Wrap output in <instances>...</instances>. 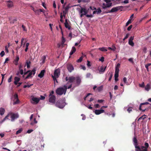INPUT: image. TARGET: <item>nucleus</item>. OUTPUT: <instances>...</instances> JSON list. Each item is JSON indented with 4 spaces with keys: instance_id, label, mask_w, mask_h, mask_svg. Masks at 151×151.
Segmentation results:
<instances>
[{
    "instance_id": "13d9d810",
    "label": "nucleus",
    "mask_w": 151,
    "mask_h": 151,
    "mask_svg": "<svg viewBox=\"0 0 151 151\" xmlns=\"http://www.w3.org/2000/svg\"><path fill=\"white\" fill-rule=\"evenodd\" d=\"M127 111L129 113H130L131 111H132V108L131 107H129L127 109Z\"/></svg>"
},
{
    "instance_id": "7ed1b4c3",
    "label": "nucleus",
    "mask_w": 151,
    "mask_h": 151,
    "mask_svg": "<svg viewBox=\"0 0 151 151\" xmlns=\"http://www.w3.org/2000/svg\"><path fill=\"white\" fill-rule=\"evenodd\" d=\"M67 86L66 85L64 86V87H60L57 88L56 90V93L58 95H61L63 94H65L67 89Z\"/></svg>"
},
{
    "instance_id": "b1692460",
    "label": "nucleus",
    "mask_w": 151,
    "mask_h": 151,
    "mask_svg": "<svg viewBox=\"0 0 151 151\" xmlns=\"http://www.w3.org/2000/svg\"><path fill=\"white\" fill-rule=\"evenodd\" d=\"M19 59V56H16V58L14 61V63L15 65H18V62Z\"/></svg>"
},
{
    "instance_id": "3c124183",
    "label": "nucleus",
    "mask_w": 151,
    "mask_h": 151,
    "mask_svg": "<svg viewBox=\"0 0 151 151\" xmlns=\"http://www.w3.org/2000/svg\"><path fill=\"white\" fill-rule=\"evenodd\" d=\"M90 9L92 10H96V9L94 6H90L89 7Z\"/></svg>"
},
{
    "instance_id": "1a4fd4ad",
    "label": "nucleus",
    "mask_w": 151,
    "mask_h": 151,
    "mask_svg": "<svg viewBox=\"0 0 151 151\" xmlns=\"http://www.w3.org/2000/svg\"><path fill=\"white\" fill-rule=\"evenodd\" d=\"M31 100L32 101H31V102L33 104H37L40 101V99L38 98L34 97L32 98Z\"/></svg>"
},
{
    "instance_id": "7c9ffc66",
    "label": "nucleus",
    "mask_w": 151,
    "mask_h": 151,
    "mask_svg": "<svg viewBox=\"0 0 151 151\" xmlns=\"http://www.w3.org/2000/svg\"><path fill=\"white\" fill-rule=\"evenodd\" d=\"M9 19L10 21V23H14L15 22L17 21L16 19H13V20L12 19V17H9Z\"/></svg>"
},
{
    "instance_id": "393cba45",
    "label": "nucleus",
    "mask_w": 151,
    "mask_h": 151,
    "mask_svg": "<svg viewBox=\"0 0 151 151\" xmlns=\"http://www.w3.org/2000/svg\"><path fill=\"white\" fill-rule=\"evenodd\" d=\"M31 63V62L30 61L27 60L25 63V67L26 66V65H27V68H29L30 67V64Z\"/></svg>"
},
{
    "instance_id": "c03bdc74",
    "label": "nucleus",
    "mask_w": 151,
    "mask_h": 151,
    "mask_svg": "<svg viewBox=\"0 0 151 151\" xmlns=\"http://www.w3.org/2000/svg\"><path fill=\"white\" fill-rule=\"evenodd\" d=\"M139 86L140 87L142 88H144L145 87V83L144 82H142L141 84H139Z\"/></svg>"
},
{
    "instance_id": "0e129e2a",
    "label": "nucleus",
    "mask_w": 151,
    "mask_h": 151,
    "mask_svg": "<svg viewBox=\"0 0 151 151\" xmlns=\"http://www.w3.org/2000/svg\"><path fill=\"white\" fill-rule=\"evenodd\" d=\"M81 69H83V70H85L86 69V68L85 67V66L83 65H81Z\"/></svg>"
},
{
    "instance_id": "9d476101",
    "label": "nucleus",
    "mask_w": 151,
    "mask_h": 151,
    "mask_svg": "<svg viewBox=\"0 0 151 151\" xmlns=\"http://www.w3.org/2000/svg\"><path fill=\"white\" fill-rule=\"evenodd\" d=\"M36 69L35 68H33L32 70L29 73L28 75L25 78V79H28L29 77L31 76L32 74L34 75L35 73Z\"/></svg>"
},
{
    "instance_id": "a18cd8bd",
    "label": "nucleus",
    "mask_w": 151,
    "mask_h": 151,
    "mask_svg": "<svg viewBox=\"0 0 151 151\" xmlns=\"http://www.w3.org/2000/svg\"><path fill=\"white\" fill-rule=\"evenodd\" d=\"M44 9H40L39 10H37L35 11V12H44Z\"/></svg>"
},
{
    "instance_id": "4c0bfd02",
    "label": "nucleus",
    "mask_w": 151,
    "mask_h": 151,
    "mask_svg": "<svg viewBox=\"0 0 151 151\" xmlns=\"http://www.w3.org/2000/svg\"><path fill=\"white\" fill-rule=\"evenodd\" d=\"M132 23L131 19H129L127 22L126 23V26H127L129 24H130Z\"/></svg>"
},
{
    "instance_id": "e2e57ef3",
    "label": "nucleus",
    "mask_w": 151,
    "mask_h": 151,
    "mask_svg": "<svg viewBox=\"0 0 151 151\" xmlns=\"http://www.w3.org/2000/svg\"><path fill=\"white\" fill-rule=\"evenodd\" d=\"M99 60L101 61L102 62H103L104 61V58L102 57L100 59H99Z\"/></svg>"
},
{
    "instance_id": "473e14b6",
    "label": "nucleus",
    "mask_w": 151,
    "mask_h": 151,
    "mask_svg": "<svg viewBox=\"0 0 151 151\" xmlns=\"http://www.w3.org/2000/svg\"><path fill=\"white\" fill-rule=\"evenodd\" d=\"M65 41V39L63 37H62V42H61V44L63 47H64V43Z\"/></svg>"
},
{
    "instance_id": "dca6fc26",
    "label": "nucleus",
    "mask_w": 151,
    "mask_h": 151,
    "mask_svg": "<svg viewBox=\"0 0 151 151\" xmlns=\"http://www.w3.org/2000/svg\"><path fill=\"white\" fill-rule=\"evenodd\" d=\"M64 24L65 27L66 28L68 29L69 30H70L71 29V27L68 24L67 19H66L65 20Z\"/></svg>"
},
{
    "instance_id": "72a5a7b5",
    "label": "nucleus",
    "mask_w": 151,
    "mask_h": 151,
    "mask_svg": "<svg viewBox=\"0 0 151 151\" xmlns=\"http://www.w3.org/2000/svg\"><path fill=\"white\" fill-rule=\"evenodd\" d=\"M14 101L13 105L18 104L19 102V101L18 99H15V100H14Z\"/></svg>"
},
{
    "instance_id": "20e7f679",
    "label": "nucleus",
    "mask_w": 151,
    "mask_h": 151,
    "mask_svg": "<svg viewBox=\"0 0 151 151\" xmlns=\"http://www.w3.org/2000/svg\"><path fill=\"white\" fill-rule=\"evenodd\" d=\"M55 106L60 108H63L65 106V101L62 99H59L56 102Z\"/></svg>"
},
{
    "instance_id": "5701e85b",
    "label": "nucleus",
    "mask_w": 151,
    "mask_h": 151,
    "mask_svg": "<svg viewBox=\"0 0 151 151\" xmlns=\"http://www.w3.org/2000/svg\"><path fill=\"white\" fill-rule=\"evenodd\" d=\"M119 70L118 69H115V71L114 74V77L118 78L119 76Z\"/></svg>"
},
{
    "instance_id": "ea45409f",
    "label": "nucleus",
    "mask_w": 151,
    "mask_h": 151,
    "mask_svg": "<svg viewBox=\"0 0 151 151\" xmlns=\"http://www.w3.org/2000/svg\"><path fill=\"white\" fill-rule=\"evenodd\" d=\"M110 75V76H109V81H111V80L112 78V77L113 76V74L111 73H110L109 72L108 74V75Z\"/></svg>"
},
{
    "instance_id": "603ef678",
    "label": "nucleus",
    "mask_w": 151,
    "mask_h": 151,
    "mask_svg": "<svg viewBox=\"0 0 151 151\" xmlns=\"http://www.w3.org/2000/svg\"><path fill=\"white\" fill-rule=\"evenodd\" d=\"M86 17H93V15L92 14H91L90 15L87 14L86 15Z\"/></svg>"
},
{
    "instance_id": "de8ad7c7",
    "label": "nucleus",
    "mask_w": 151,
    "mask_h": 151,
    "mask_svg": "<svg viewBox=\"0 0 151 151\" xmlns=\"http://www.w3.org/2000/svg\"><path fill=\"white\" fill-rule=\"evenodd\" d=\"M52 78L53 79V80L54 81H56L57 83H58V81L57 80V78H58L57 77H56V76H52Z\"/></svg>"
},
{
    "instance_id": "f704fd0d",
    "label": "nucleus",
    "mask_w": 151,
    "mask_h": 151,
    "mask_svg": "<svg viewBox=\"0 0 151 151\" xmlns=\"http://www.w3.org/2000/svg\"><path fill=\"white\" fill-rule=\"evenodd\" d=\"M9 116V113L3 119L2 122H4L6 119H8V117Z\"/></svg>"
},
{
    "instance_id": "c9c22d12",
    "label": "nucleus",
    "mask_w": 151,
    "mask_h": 151,
    "mask_svg": "<svg viewBox=\"0 0 151 151\" xmlns=\"http://www.w3.org/2000/svg\"><path fill=\"white\" fill-rule=\"evenodd\" d=\"M83 56H81V57H80V58L79 59H78L77 60V63H80V62H81L82 61V60H83Z\"/></svg>"
},
{
    "instance_id": "cd10ccee",
    "label": "nucleus",
    "mask_w": 151,
    "mask_h": 151,
    "mask_svg": "<svg viewBox=\"0 0 151 151\" xmlns=\"http://www.w3.org/2000/svg\"><path fill=\"white\" fill-rule=\"evenodd\" d=\"M106 66L104 68L102 66L101 67L99 70V72H104L106 70Z\"/></svg>"
},
{
    "instance_id": "09e8293b",
    "label": "nucleus",
    "mask_w": 151,
    "mask_h": 151,
    "mask_svg": "<svg viewBox=\"0 0 151 151\" xmlns=\"http://www.w3.org/2000/svg\"><path fill=\"white\" fill-rule=\"evenodd\" d=\"M68 12L66 11H65V10L64 11H63V15L64 17H65V16L66 14L67 13H68Z\"/></svg>"
},
{
    "instance_id": "6ab92c4d",
    "label": "nucleus",
    "mask_w": 151,
    "mask_h": 151,
    "mask_svg": "<svg viewBox=\"0 0 151 151\" xmlns=\"http://www.w3.org/2000/svg\"><path fill=\"white\" fill-rule=\"evenodd\" d=\"M112 3H108L106 4H103V8L104 9H105L106 8L109 7L111 6Z\"/></svg>"
},
{
    "instance_id": "a19ab883",
    "label": "nucleus",
    "mask_w": 151,
    "mask_h": 151,
    "mask_svg": "<svg viewBox=\"0 0 151 151\" xmlns=\"http://www.w3.org/2000/svg\"><path fill=\"white\" fill-rule=\"evenodd\" d=\"M24 40V38H22V40H21V46H20V47H17L16 48V49L17 50V49H19V48L21 47L22 46V42H23V41Z\"/></svg>"
},
{
    "instance_id": "69168bd1",
    "label": "nucleus",
    "mask_w": 151,
    "mask_h": 151,
    "mask_svg": "<svg viewBox=\"0 0 151 151\" xmlns=\"http://www.w3.org/2000/svg\"><path fill=\"white\" fill-rule=\"evenodd\" d=\"M147 50V48L146 47H144L143 49V52L145 53H146V51Z\"/></svg>"
},
{
    "instance_id": "58836bf2",
    "label": "nucleus",
    "mask_w": 151,
    "mask_h": 151,
    "mask_svg": "<svg viewBox=\"0 0 151 151\" xmlns=\"http://www.w3.org/2000/svg\"><path fill=\"white\" fill-rule=\"evenodd\" d=\"M22 131V128L20 129L19 130L17 131L16 132V134H17L21 133Z\"/></svg>"
},
{
    "instance_id": "864d4df0",
    "label": "nucleus",
    "mask_w": 151,
    "mask_h": 151,
    "mask_svg": "<svg viewBox=\"0 0 151 151\" xmlns=\"http://www.w3.org/2000/svg\"><path fill=\"white\" fill-rule=\"evenodd\" d=\"M4 55L5 53L4 51H2L0 53V55L1 56V57L3 56Z\"/></svg>"
},
{
    "instance_id": "4be33fe9",
    "label": "nucleus",
    "mask_w": 151,
    "mask_h": 151,
    "mask_svg": "<svg viewBox=\"0 0 151 151\" xmlns=\"http://www.w3.org/2000/svg\"><path fill=\"white\" fill-rule=\"evenodd\" d=\"M76 48L74 47H72V50L70 53V55H72L76 51Z\"/></svg>"
},
{
    "instance_id": "79ce46f5",
    "label": "nucleus",
    "mask_w": 151,
    "mask_h": 151,
    "mask_svg": "<svg viewBox=\"0 0 151 151\" xmlns=\"http://www.w3.org/2000/svg\"><path fill=\"white\" fill-rule=\"evenodd\" d=\"M70 7V6H69V4L65 7V10L67 12H68V9Z\"/></svg>"
},
{
    "instance_id": "bf43d9fd",
    "label": "nucleus",
    "mask_w": 151,
    "mask_h": 151,
    "mask_svg": "<svg viewBox=\"0 0 151 151\" xmlns=\"http://www.w3.org/2000/svg\"><path fill=\"white\" fill-rule=\"evenodd\" d=\"M128 60L131 62V63H134V61H133V59L132 58H129L128 59Z\"/></svg>"
},
{
    "instance_id": "338daca9",
    "label": "nucleus",
    "mask_w": 151,
    "mask_h": 151,
    "mask_svg": "<svg viewBox=\"0 0 151 151\" xmlns=\"http://www.w3.org/2000/svg\"><path fill=\"white\" fill-rule=\"evenodd\" d=\"M33 130L32 129H29L28 130L27 132L28 133H31V132H32L33 131Z\"/></svg>"
},
{
    "instance_id": "37998d69",
    "label": "nucleus",
    "mask_w": 151,
    "mask_h": 151,
    "mask_svg": "<svg viewBox=\"0 0 151 151\" xmlns=\"http://www.w3.org/2000/svg\"><path fill=\"white\" fill-rule=\"evenodd\" d=\"M123 81L125 83H126L127 85H128V82L127 81V78L126 77H124L123 79Z\"/></svg>"
},
{
    "instance_id": "c85d7f7f",
    "label": "nucleus",
    "mask_w": 151,
    "mask_h": 151,
    "mask_svg": "<svg viewBox=\"0 0 151 151\" xmlns=\"http://www.w3.org/2000/svg\"><path fill=\"white\" fill-rule=\"evenodd\" d=\"M86 77L87 78H93L92 75L90 73H88L86 75Z\"/></svg>"
},
{
    "instance_id": "f3484780",
    "label": "nucleus",
    "mask_w": 151,
    "mask_h": 151,
    "mask_svg": "<svg viewBox=\"0 0 151 151\" xmlns=\"http://www.w3.org/2000/svg\"><path fill=\"white\" fill-rule=\"evenodd\" d=\"M45 72V70H42L39 74L38 75V77L41 78H42L44 75V74Z\"/></svg>"
},
{
    "instance_id": "aec40b11",
    "label": "nucleus",
    "mask_w": 151,
    "mask_h": 151,
    "mask_svg": "<svg viewBox=\"0 0 151 151\" xmlns=\"http://www.w3.org/2000/svg\"><path fill=\"white\" fill-rule=\"evenodd\" d=\"M20 78L17 77H15L14 78V84L15 85L18 84V82L20 81Z\"/></svg>"
},
{
    "instance_id": "39448f33",
    "label": "nucleus",
    "mask_w": 151,
    "mask_h": 151,
    "mask_svg": "<svg viewBox=\"0 0 151 151\" xmlns=\"http://www.w3.org/2000/svg\"><path fill=\"white\" fill-rule=\"evenodd\" d=\"M150 104L148 102H146L145 103H141L139 106V110L142 112H144L145 111L147 110V108H146L145 105Z\"/></svg>"
},
{
    "instance_id": "bb28decb",
    "label": "nucleus",
    "mask_w": 151,
    "mask_h": 151,
    "mask_svg": "<svg viewBox=\"0 0 151 151\" xmlns=\"http://www.w3.org/2000/svg\"><path fill=\"white\" fill-rule=\"evenodd\" d=\"M5 110L4 108H0V114L1 115H3L5 112Z\"/></svg>"
},
{
    "instance_id": "a211bd4d",
    "label": "nucleus",
    "mask_w": 151,
    "mask_h": 151,
    "mask_svg": "<svg viewBox=\"0 0 151 151\" xmlns=\"http://www.w3.org/2000/svg\"><path fill=\"white\" fill-rule=\"evenodd\" d=\"M101 11L100 8H98L97 10H95L93 11L92 14L93 15L94 14L97 13V14H99L101 13Z\"/></svg>"
},
{
    "instance_id": "052dcab7",
    "label": "nucleus",
    "mask_w": 151,
    "mask_h": 151,
    "mask_svg": "<svg viewBox=\"0 0 151 151\" xmlns=\"http://www.w3.org/2000/svg\"><path fill=\"white\" fill-rule=\"evenodd\" d=\"M22 28H23V30H24V31H27V29H26L25 27L24 26V25H22Z\"/></svg>"
},
{
    "instance_id": "49530a36",
    "label": "nucleus",
    "mask_w": 151,
    "mask_h": 151,
    "mask_svg": "<svg viewBox=\"0 0 151 151\" xmlns=\"http://www.w3.org/2000/svg\"><path fill=\"white\" fill-rule=\"evenodd\" d=\"M129 35V34H127L126 36L123 39V40L124 41L126 39H127Z\"/></svg>"
},
{
    "instance_id": "f257e3e1",
    "label": "nucleus",
    "mask_w": 151,
    "mask_h": 151,
    "mask_svg": "<svg viewBox=\"0 0 151 151\" xmlns=\"http://www.w3.org/2000/svg\"><path fill=\"white\" fill-rule=\"evenodd\" d=\"M133 141L134 142V145L135 146V147L136 149L135 151H145L144 150H147L148 148L149 147V145L148 143L145 142V143L144 146H142L141 147L139 146H137V141L136 137H134L133 139Z\"/></svg>"
},
{
    "instance_id": "a878e982",
    "label": "nucleus",
    "mask_w": 151,
    "mask_h": 151,
    "mask_svg": "<svg viewBox=\"0 0 151 151\" xmlns=\"http://www.w3.org/2000/svg\"><path fill=\"white\" fill-rule=\"evenodd\" d=\"M150 88V85L149 84H147L145 87V89L146 91H148Z\"/></svg>"
},
{
    "instance_id": "f8f14e48",
    "label": "nucleus",
    "mask_w": 151,
    "mask_h": 151,
    "mask_svg": "<svg viewBox=\"0 0 151 151\" xmlns=\"http://www.w3.org/2000/svg\"><path fill=\"white\" fill-rule=\"evenodd\" d=\"M134 39V37L131 36L130 37L129 40V44L132 47L134 46V44L133 42V40Z\"/></svg>"
},
{
    "instance_id": "f03ea898",
    "label": "nucleus",
    "mask_w": 151,
    "mask_h": 151,
    "mask_svg": "<svg viewBox=\"0 0 151 151\" xmlns=\"http://www.w3.org/2000/svg\"><path fill=\"white\" fill-rule=\"evenodd\" d=\"M76 80V86H79L81 83V78L78 76L75 77L73 76H71L69 77V80L68 83H72L74 82Z\"/></svg>"
},
{
    "instance_id": "774afa93",
    "label": "nucleus",
    "mask_w": 151,
    "mask_h": 151,
    "mask_svg": "<svg viewBox=\"0 0 151 151\" xmlns=\"http://www.w3.org/2000/svg\"><path fill=\"white\" fill-rule=\"evenodd\" d=\"M120 66V64L119 63H118L117 65L116 66V69H119V67Z\"/></svg>"
},
{
    "instance_id": "4468645a",
    "label": "nucleus",
    "mask_w": 151,
    "mask_h": 151,
    "mask_svg": "<svg viewBox=\"0 0 151 151\" xmlns=\"http://www.w3.org/2000/svg\"><path fill=\"white\" fill-rule=\"evenodd\" d=\"M104 112V110L101 109L100 110L96 109L95 111V113L96 115H99Z\"/></svg>"
},
{
    "instance_id": "4d7b16f0",
    "label": "nucleus",
    "mask_w": 151,
    "mask_h": 151,
    "mask_svg": "<svg viewBox=\"0 0 151 151\" xmlns=\"http://www.w3.org/2000/svg\"><path fill=\"white\" fill-rule=\"evenodd\" d=\"M104 101V100H102V99L98 100L97 101L99 103H101L103 102Z\"/></svg>"
},
{
    "instance_id": "ddd939ff",
    "label": "nucleus",
    "mask_w": 151,
    "mask_h": 151,
    "mask_svg": "<svg viewBox=\"0 0 151 151\" xmlns=\"http://www.w3.org/2000/svg\"><path fill=\"white\" fill-rule=\"evenodd\" d=\"M67 68L68 71L70 72H71L74 70V68L73 65L70 64L67 65Z\"/></svg>"
},
{
    "instance_id": "6e6552de",
    "label": "nucleus",
    "mask_w": 151,
    "mask_h": 151,
    "mask_svg": "<svg viewBox=\"0 0 151 151\" xmlns=\"http://www.w3.org/2000/svg\"><path fill=\"white\" fill-rule=\"evenodd\" d=\"M49 102L54 104L55 103L56 98L54 95H49Z\"/></svg>"
},
{
    "instance_id": "2eb2a0df",
    "label": "nucleus",
    "mask_w": 151,
    "mask_h": 151,
    "mask_svg": "<svg viewBox=\"0 0 151 151\" xmlns=\"http://www.w3.org/2000/svg\"><path fill=\"white\" fill-rule=\"evenodd\" d=\"M88 10H87L85 8H81V10L80 12V13H83L84 15H86V14L88 13Z\"/></svg>"
},
{
    "instance_id": "423d86ee",
    "label": "nucleus",
    "mask_w": 151,
    "mask_h": 151,
    "mask_svg": "<svg viewBox=\"0 0 151 151\" xmlns=\"http://www.w3.org/2000/svg\"><path fill=\"white\" fill-rule=\"evenodd\" d=\"M9 116H11V121L12 122L14 121L15 119L19 117V115L17 114H15L12 112L9 113Z\"/></svg>"
},
{
    "instance_id": "6e6d98bb",
    "label": "nucleus",
    "mask_w": 151,
    "mask_h": 151,
    "mask_svg": "<svg viewBox=\"0 0 151 151\" xmlns=\"http://www.w3.org/2000/svg\"><path fill=\"white\" fill-rule=\"evenodd\" d=\"M19 70V71L21 75H22L24 74V72L23 69H22L20 70Z\"/></svg>"
},
{
    "instance_id": "e433bc0d",
    "label": "nucleus",
    "mask_w": 151,
    "mask_h": 151,
    "mask_svg": "<svg viewBox=\"0 0 151 151\" xmlns=\"http://www.w3.org/2000/svg\"><path fill=\"white\" fill-rule=\"evenodd\" d=\"M146 115H144L143 116H142L141 117H139V119H138V120H139L141 119H144L145 118H146Z\"/></svg>"
},
{
    "instance_id": "412c9836",
    "label": "nucleus",
    "mask_w": 151,
    "mask_h": 151,
    "mask_svg": "<svg viewBox=\"0 0 151 151\" xmlns=\"http://www.w3.org/2000/svg\"><path fill=\"white\" fill-rule=\"evenodd\" d=\"M7 5L8 7L9 8L12 7L13 5V2L10 1H7Z\"/></svg>"
},
{
    "instance_id": "c756f323",
    "label": "nucleus",
    "mask_w": 151,
    "mask_h": 151,
    "mask_svg": "<svg viewBox=\"0 0 151 151\" xmlns=\"http://www.w3.org/2000/svg\"><path fill=\"white\" fill-rule=\"evenodd\" d=\"M99 49L102 51L103 52H106L107 50L106 49L105 47H100L99 48Z\"/></svg>"
},
{
    "instance_id": "0eeeda50",
    "label": "nucleus",
    "mask_w": 151,
    "mask_h": 151,
    "mask_svg": "<svg viewBox=\"0 0 151 151\" xmlns=\"http://www.w3.org/2000/svg\"><path fill=\"white\" fill-rule=\"evenodd\" d=\"M124 7L123 6H117L116 7L113 8L109 12H114L117 11L121 9H123Z\"/></svg>"
},
{
    "instance_id": "5fc2aeb1",
    "label": "nucleus",
    "mask_w": 151,
    "mask_h": 151,
    "mask_svg": "<svg viewBox=\"0 0 151 151\" xmlns=\"http://www.w3.org/2000/svg\"><path fill=\"white\" fill-rule=\"evenodd\" d=\"M8 48L9 47H8V46H6L5 47V50L6 52L7 53H8L9 52V50H8Z\"/></svg>"
},
{
    "instance_id": "680f3d73",
    "label": "nucleus",
    "mask_w": 151,
    "mask_h": 151,
    "mask_svg": "<svg viewBox=\"0 0 151 151\" xmlns=\"http://www.w3.org/2000/svg\"><path fill=\"white\" fill-rule=\"evenodd\" d=\"M132 25H130V26H129L127 29L128 31H130L131 29H132Z\"/></svg>"
},
{
    "instance_id": "8fccbe9b",
    "label": "nucleus",
    "mask_w": 151,
    "mask_h": 151,
    "mask_svg": "<svg viewBox=\"0 0 151 151\" xmlns=\"http://www.w3.org/2000/svg\"><path fill=\"white\" fill-rule=\"evenodd\" d=\"M14 100H15V99H18V95L17 93L15 94L14 95Z\"/></svg>"
},
{
    "instance_id": "2f4dec72",
    "label": "nucleus",
    "mask_w": 151,
    "mask_h": 151,
    "mask_svg": "<svg viewBox=\"0 0 151 151\" xmlns=\"http://www.w3.org/2000/svg\"><path fill=\"white\" fill-rule=\"evenodd\" d=\"M46 58V57L45 55H44L42 56L41 59V60H42V64H44L45 63Z\"/></svg>"
},
{
    "instance_id": "9b49d317",
    "label": "nucleus",
    "mask_w": 151,
    "mask_h": 151,
    "mask_svg": "<svg viewBox=\"0 0 151 151\" xmlns=\"http://www.w3.org/2000/svg\"><path fill=\"white\" fill-rule=\"evenodd\" d=\"M60 75V70L59 69H57L55 70L54 72V76L58 78Z\"/></svg>"
}]
</instances>
